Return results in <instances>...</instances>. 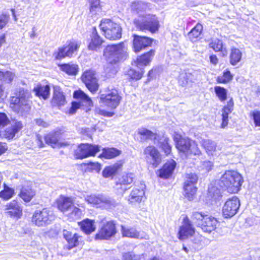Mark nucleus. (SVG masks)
Returning <instances> with one entry per match:
<instances>
[{"label":"nucleus","instance_id":"f257e3e1","mask_svg":"<svg viewBox=\"0 0 260 260\" xmlns=\"http://www.w3.org/2000/svg\"><path fill=\"white\" fill-rule=\"evenodd\" d=\"M31 97L28 90L20 88L9 100V107L16 113H28L31 109L32 102L29 100Z\"/></svg>","mask_w":260,"mask_h":260},{"label":"nucleus","instance_id":"f03ea898","mask_svg":"<svg viewBox=\"0 0 260 260\" xmlns=\"http://www.w3.org/2000/svg\"><path fill=\"white\" fill-rule=\"evenodd\" d=\"M103 56L108 64L111 66L118 64L127 56L124 43L107 45L104 49Z\"/></svg>","mask_w":260,"mask_h":260},{"label":"nucleus","instance_id":"7ed1b4c3","mask_svg":"<svg viewBox=\"0 0 260 260\" xmlns=\"http://www.w3.org/2000/svg\"><path fill=\"white\" fill-rule=\"evenodd\" d=\"M243 182L241 175L235 171H226L219 180L220 186L231 193L238 192Z\"/></svg>","mask_w":260,"mask_h":260},{"label":"nucleus","instance_id":"20e7f679","mask_svg":"<svg viewBox=\"0 0 260 260\" xmlns=\"http://www.w3.org/2000/svg\"><path fill=\"white\" fill-rule=\"evenodd\" d=\"M191 220L194 224L200 228L203 232L208 233L214 231L218 224L216 218L205 215L202 212H192Z\"/></svg>","mask_w":260,"mask_h":260},{"label":"nucleus","instance_id":"39448f33","mask_svg":"<svg viewBox=\"0 0 260 260\" xmlns=\"http://www.w3.org/2000/svg\"><path fill=\"white\" fill-rule=\"evenodd\" d=\"M176 148L181 156L184 158L199 156L201 153L197 143L187 137H180L176 141Z\"/></svg>","mask_w":260,"mask_h":260},{"label":"nucleus","instance_id":"423d86ee","mask_svg":"<svg viewBox=\"0 0 260 260\" xmlns=\"http://www.w3.org/2000/svg\"><path fill=\"white\" fill-rule=\"evenodd\" d=\"M99 27L104 36L108 40L116 41L121 38V27L119 24L110 19H102Z\"/></svg>","mask_w":260,"mask_h":260},{"label":"nucleus","instance_id":"0eeeda50","mask_svg":"<svg viewBox=\"0 0 260 260\" xmlns=\"http://www.w3.org/2000/svg\"><path fill=\"white\" fill-rule=\"evenodd\" d=\"M100 103L110 109H115L119 105L122 98L119 90L114 87L107 88L100 95Z\"/></svg>","mask_w":260,"mask_h":260},{"label":"nucleus","instance_id":"6e6552de","mask_svg":"<svg viewBox=\"0 0 260 260\" xmlns=\"http://www.w3.org/2000/svg\"><path fill=\"white\" fill-rule=\"evenodd\" d=\"M80 47V43L75 40H68L66 45L59 47L53 55L55 60H60L66 57H72L77 52Z\"/></svg>","mask_w":260,"mask_h":260},{"label":"nucleus","instance_id":"1a4fd4ad","mask_svg":"<svg viewBox=\"0 0 260 260\" xmlns=\"http://www.w3.org/2000/svg\"><path fill=\"white\" fill-rule=\"evenodd\" d=\"M100 146L89 143H81L74 151V156L77 160H82L94 157L100 151Z\"/></svg>","mask_w":260,"mask_h":260},{"label":"nucleus","instance_id":"9d476101","mask_svg":"<svg viewBox=\"0 0 260 260\" xmlns=\"http://www.w3.org/2000/svg\"><path fill=\"white\" fill-rule=\"evenodd\" d=\"M54 218L52 212L48 208H43L34 212L31 221L38 226H43L51 223Z\"/></svg>","mask_w":260,"mask_h":260},{"label":"nucleus","instance_id":"9b49d317","mask_svg":"<svg viewBox=\"0 0 260 260\" xmlns=\"http://www.w3.org/2000/svg\"><path fill=\"white\" fill-rule=\"evenodd\" d=\"M63 132L60 128L52 131L44 137L45 143L53 148H65L70 145V142L60 140V138L63 135Z\"/></svg>","mask_w":260,"mask_h":260},{"label":"nucleus","instance_id":"f8f14e48","mask_svg":"<svg viewBox=\"0 0 260 260\" xmlns=\"http://www.w3.org/2000/svg\"><path fill=\"white\" fill-rule=\"evenodd\" d=\"M80 79L91 93H95L99 90L100 85L95 71L86 70L82 73Z\"/></svg>","mask_w":260,"mask_h":260},{"label":"nucleus","instance_id":"ddd939ff","mask_svg":"<svg viewBox=\"0 0 260 260\" xmlns=\"http://www.w3.org/2000/svg\"><path fill=\"white\" fill-rule=\"evenodd\" d=\"M117 233L116 223L114 220H109L104 223L95 234V240H109Z\"/></svg>","mask_w":260,"mask_h":260},{"label":"nucleus","instance_id":"4468645a","mask_svg":"<svg viewBox=\"0 0 260 260\" xmlns=\"http://www.w3.org/2000/svg\"><path fill=\"white\" fill-rule=\"evenodd\" d=\"M62 236L67 242L64 249L70 250L74 248L82 245L84 243L83 237L78 233H73L67 230H63Z\"/></svg>","mask_w":260,"mask_h":260},{"label":"nucleus","instance_id":"2eb2a0df","mask_svg":"<svg viewBox=\"0 0 260 260\" xmlns=\"http://www.w3.org/2000/svg\"><path fill=\"white\" fill-rule=\"evenodd\" d=\"M23 127V124L22 121L14 120L10 126L0 130V138L11 141L22 130Z\"/></svg>","mask_w":260,"mask_h":260},{"label":"nucleus","instance_id":"dca6fc26","mask_svg":"<svg viewBox=\"0 0 260 260\" xmlns=\"http://www.w3.org/2000/svg\"><path fill=\"white\" fill-rule=\"evenodd\" d=\"M240 206V200L234 196L229 199L222 207V214L225 218H231L237 213Z\"/></svg>","mask_w":260,"mask_h":260},{"label":"nucleus","instance_id":"f3484780","mask_svg":"<svg viewBox=\"0 0 260 260\" xmlns=\"http://www.w3.org/2000/svg\"><path fill=\"white\" fill-rule=\"evenodd\" d=\"M133 37V49L135 53H138L147 47L151 46L152 43V39L149 37L136 34H134Z\"/></svg>","mask_w":260,"mask_h":260},{"label":"nucleus","instance_id":"a211bd4d","mask_svg":"<svg viewBox=\"0 0 260 260\" xmlns=\"http://www.w3.org/2000/svg\"><path fill=\"white\" fill-rule=\"evenodd\" d=\"M200 75L198 71H194L192 72H186L185 71H181L178 77V82L179 85L182 87H186L190 83H194L199 79Z\"/></svg>","mask_w":260,"mask_h":260},{"label":"nucleus","instance_id":"6ab92c4d","mask_svg":"<svg viewBox=\"0 0 260 260\" xmlns=\"http://www.w3.org/2000/svg\"><path fill=\"white\" fill-rule=\"evenodd\" d=\"M50 103L52 106L58 108L67 103L66 95L60 86H53V94Z\"/></svg>","mask_w":260,"mask_h":260},{"label":"nucleus","instance_id":"aec40b11","mask_svg":"<svg viewBox=\"0 0 260 260\" xmlns=\"http://www.w3.org/2000/svg\"><path fill=\"white\" fill-rule=\"evenodd\" d=\"M7 214L11 218L20 219L23 214V210L19 203L16 200H13L6 205Z\"/></svg>","mask_w":260,"mask_h":260},{"label":"nucleus","instance_id":"412c9836","mask_svg":"<svg viewBox=\"0 0 260 260\" xmlns=\"http://www.w3.org/2000/svg\"><path fill=\"white\" fill-rule=\"evenodd\" d=\"M104 42L105 40L99 34L96 28L94 27L87 45L88 50L96 51L102 48Z\"/></svg>","mask_w":260,"mask_h":260},{"label":"nucleus","instance_id":"4be33fe9","mask_svg":"<svg viewBox=\"0 0 260 260\" xmlns=\"http://www.w3.org/2000/svg\"><path fill=\"white\" fill-rule=\"evenodd\" d=\"M136 26L138 29L144 31L148 30L151 33L156 32L159 27L158 21L154 19H149L143 22H138Z\"/></svg>","mask_w":260,"mask_h":260},{"label":"nucleus","instance_id":"5701e85b","mask_svg":"<svg viewBox=\"0 0 260 260\" xmlns=\"http://www.w3.org/2000/svg\"><path fill=\"white\" fill-rule=\"evenodd\" d=\"M18 196L25 203H29L36 197V190L32 184H27L21 186Z\"/></svg>","mask_w":260,"mask_h":260},{"label":"nucleus","instance_id":"b1692460","mask_svg":"<svg viewBox=\"0 0 260 260\" xmlns=\"http://www.w3.org/2000/svg\"><path fill=\"white\" fill-rule=\"evenodd\" d=\"M56 208L62 212H66L74 207V201L71 197L59 196L55 201Z\"/></svg>","mask_w":260,"mask_h":260},{"label":"nucleus","instance_id":"393cba45","mask_svg":"<svg viewBox=\"0 0 260 260\" xmlns=\"http://www.w3.org/2000/svg\"><path fill=\"white\" fill-rule=\"evenodd\" d=\"M135 180V175L133 173L130 172L124 173L118 178L116 182V185L118 186V189H121L125 192L129 187L127 186L132 184Z\"/></svg>","mask_w":260,"mask_h":260},{"label":"nucleus","instance_id":"a878e982","mask_svg":"<svg viewBox=\"0 0 260 260\" xmlns=\"http://www.w3.org/2000/svg\"><path fill=\"white\" fill-rule=\"evenodd\" d=\"M194 233V229L191 223V221L187 217H185L183 219V225L180 227L179 231V239H185L192 236Z\"/></svg>","mask_w":260,"mask_h":260},{"label":"nucleus","instance_id":"bb28decb","mask_svg":"<svg viewBox=\"0 0 260 260\" xmlns=\"http://www.w3.org/2000/svg\"><path fill=\"white\" fill-rule=\"evenodd\" d=\"M123 164L124 161L123 160H119L113 165L105 167L102 172L103 177L105 178H113L118 172L122 170Z\"/></svg>","mask_w":260,"mask_h":260},{"label":"nucleus","instance_id":"cd10ccee","mask_svg":"<svg viewBox=\"0 0 260 260\" xmlns=\"http://www.w3.org/2000/svg\"><path fill=\"white\" fill-rule=\"evenodd\" d=\"M85 200L88 204L92 205L110 206L113 205L112 201L110 199L104 198L102 196L90 194L87 196Z\"/></svg>","mask_w":260,"mask_h":260},{"label":"nucleus","instance_id":"c85d7f7f","mask_svg":"<svg viewBox=\"0 0 260 260\" xmlns=\"http://www.w3.org/2000/svg\"><path fill=\"white\" fill-rule=\"evenodd\" d=\"M35 95L40 99L47 100L50 95V86L49 83L43 85L38 83L33 88Z\"/></svg>","mask_w":260,"mask_h":260},{"label":"nucleus","instance_id":"c756f323","mask_svg":"<svg viewBox=\"0 0 260 260\" xmlns=\"http://www.w3.org/2000/svg\"><path fill=\"white\" fill-rule=\"evenodd\" d=\"M154 52L155 51L153 49H151L138 56L134 61L135 66L139 67V66H147L149 64L154 55Z\"/></svg>","mask_w":260,"mask_h":260},{"label":"nucleus","instance_id":"7c9ffc66","mask_svg":"<svg viewBox=\"0 0 260 260\" xmlns=\"http://www.w3.org/2000/svg\"><path fill=\"white\" fill-rule=\"evenodd\" d=\"M144 154L150 155L153 160L152 165L153 168H156L161 163V159L159 151L153 146H148L144 150Z\"/></svg>","mask_w":260,"mask_h":260},{"label":"nucleus","instance_id":"2f4dec72","mask_svg":"<svg viewBox=\"0 0 260 260\" xmlns=\"http://www.w3.org/2000/svg\"><path fill=\"white\" fill-rule=\"evenodd\" d=\"M95 222L94 219L85 218L78 222L80 230L86 235H89L96 230Z\"/></svg>","mask_w":260,"mask_h":260},{"label":"nucleus","instance_id":"473e14b6","mask_svg":"<svg viewBox=\"0 0 260 260\" xmlns=\"http://www.w3.org/2000/svg\"><path fill=\"white\" fill-rule=\"evenodd\" d=\"M145 195V190L143 187H135L128 196V201L131 203H140Z\"/></svg>","mask_w":260,"mask_h":260},{"label":"nucleus","instance_id":"72a5a7b5","mask_svg":"<svg viewBox=\"0 0 260 260\" xmlns=\"http://www.w3.org/2000/svg\"><path fill=\"white\" fill-rule=\"evenodd\" d=\"M121 151L114 147H105L102 150V153L99 155L100 158L112 159L119 156Z\"/></svg>","mask_w":260,"mask_h":260},{"label":"nucleus","instance_id":"f704fd0d","mask_svg":"<svg viewBox=\"0 0 260 260\" xmlns=\"http://www.w3.org/2000/svg\"><path fill=\"white\" fill-rule=\"evenodd\" d=\"M234 102L231 99L228 102L226 106H225L221 110L222 123L221 128H225L228 124L229 114L233 110Z\"/></svg>","mask_w":260,"mask_h":260},{"label":"nucleus","instance_id":"c9c22d12","mask_svg":"<svg viewBox=\"0 0 260 260\" xmlns=\"http://www.w3.org/2000/svg\"><path fill=\"white\" fill-rule=\"evenodd\" d=\"M176 167V162L174 160H167L164 164V179L172 178Z\"/></svg>","mask_w":260,"mask_h":260},{"label":"nucleus","instance_id":"e433bc0d","mask_svg":"<svg viewBox=\"0 0 260 260\" xmlns=\"http://www.w3.org/2000/svg\"><path fill=\"white\" fill-rule=\"evenodd\" d=\"M145 73V70L143 68L141 69L139 71L130 68L129 69L126 73L127 80L129 81H136L142 78Z\"/></svg>","mask_w":260,"mask_h":260},{"label":"nucleus","instance_id":"4c0bfd02","mask_svg":"<svg viewBox=\"0 0 260 260\" xmlns=\"http://www.w3.org/2000/svg\"><path fill=\"white\" fill-rule=\"evenodd\" d=\"M61 71L68 75L76 76L79 72V67L76 64L62 63L58 64Z\"/></svg>","mask_w":260,"mask_h":260},{"label":"nucleus","instance_id":"58836bf2","mask_svg":"<svg viewBox=\"0 0 260 260\" xmlns=\"http://www.w3.org/2000/svg\"><path fill=\"white\" fill-rule=\"evenodd\" d=\"M73 95L74 99L79 100L81 103L85 102L87 103L89 106H92L93 103L91 98L81 89H79L74 91Z\"/></svg>","mask_w":260,"mask_h":260},{"label":"nucleus","instance_id":"ea45409f","mask_svg":"<svg viewBox=\"0 0 260 260\" xmlns=\"http://www.w3.org/2000/svg\"><path fill=\"white\" fill-rule=\"evenodd\" d=\"M222 197L221 190L217 187L211 185L208 188V198L212 201H219Z\"/></svg>","mask_w":260,"mask_h":260},{"label":"nucleus","instance_id":"a19ab883","mask_svg":"<svg viewBox=\"0 0 260 260\" xmlns=\"http://www.w3.org/2000/svg\"><path fill=\"white\" fill-rule=\"evenodd\" d=\"M209 47L212 48L215 52H222L223 56H226L227 55V50L225 48L223 47L222 41L217 39L213 40L209 43Z\"/></svg>","mask_w":260,"mask_h":260},{"label":"nucleus","instance_id":"79ce46f5","mask_svg":"<svg viewBox=\"0 0 260 260\" xmlns=\"http://www.w3.org/2000/svg\"><path fill=\"white\" fill-rule=\"evenodd\" d=\"M202 30V25L200 23L197 24L188 33V37L189 40L192 42H196L198 40V38L201 35Z\"/></svg>","mask_w":260,"mask_h":260},{"label":"nucleus","instance_id":"37998d69","mask_svg":"<svg viewBox=\"0 0 260 260\" xmlns=\"http://www.w3.org/2000/svg\"><path fill=\"white\" fill-rule=\"evenodd\" d=\"M196 185L190 184L188 182H185L184 185V189L185 193V197L188 198V200H192L196 193L197 188Z\"/></svg>","mask_w":260,"mask_h":260},{"label":"nucleus","instance_id":"c03bdc74","mask_svg":"<svg viewBox=\"0 0 260 260\" xmlns=\"http://www.w3.org/2000/svg\"><path fill=\"white\" fill-rule=\"evenodd\" d=\"M242 52L238 48H233L230 55V63L233 66L236 65L239 62L242 58Z\"/></svg>","mask_w":260,"mask_h":260},{"label":"nucleus","instance_id":"a18cd8bd","mask_svg":"<svg viewBox=\"0 0 260 260\" xmlns=\"http://www.w3.org/2000/svg\"><path fill=\"white\" fill-rule=\"evenodd\" d=\"M15 194L14 189L6 184L3 185V189L0 191V198L4 201H8L12 198Z\"/></svg>","mask_w":260,"mask_h":260},{"label":"nucleus","instance_id":"49530a36","mask_svg":"<svg viewBox=\"0 0 260 260\" xmlns=\"http://www.w3.org/2000/svg\"><path fill=\"white\" fill-rule=\"evenodd\" d=\"M121 231L123 237L138 238L140 236L139 232L133 228H128L124 226H121Z\"/></svg>","mask_w":260,"mask_h":260},{"label":"nucleus","instance_id":"de8ad7c7","mask_svg":"<svg viewBox=\"0 0 260 260\" xmlns=\"http://www.w3.org/2000/svg\"><path fill=\"white\" fill-rule=\"evenodd\" d=\"M138 134L142 137V138L144 140H147L149 139H156L157 134L152 132V131L143 128L139 129L138 132Z\"/></svg>","mask_w":260,"mask_h":260},{"label":"nucleus","instance_id":"09e8293b","mask_svg":"<svg viewBox=\"0 0 260 260\" xmlns=\"http://www.w3.org/2000/svg\"><path fill=\"white\" fill-rule=\"evenodd\" d=\"M202 145L209 154L213 155V152L216 150V144L211 140H204Z\"/></svg>","mask_w":260,"mask_h":260},{"label":"nucleus","instance_id":"8fccbe9b","mask_svg":"<svg viewBox=\"0 0 260 260\" xmlns=\"http://www.w3.org/2000/svg\"><path fill=\"white\" fill-rule=\"evenodd\" d=\"M15 76L13 72L6 71H3L0 70V81L10 83L12 82Z\"/></svg>","mask_w":260,"mask_h":260},{"label":"nucleus","instance_id":"3c124183","mask_svg":"<svg viewBox=\"0 0 260 260\" xmlns=\"http://www.w3.org/2000/svg\"><path fill=\"white\" fill-rule=\"evenodd\" d=\"M90 12L92 15H96L102 11V6L100 0H91L90 1Z\"/></svg>","mask_w":260,"mask_h":260},{"label":"nucleus","instance_id":"603ef678","mask_svg":"<svg viewBox=\"0 0 260 260\" xmlns=\"http://www.w3.org/2000/svg\"><path fill=\"white\" fill-rule=\"evenodd\" d=\"M233 76L230 71H224L222 75L218 76L217 77L216 81L218 83L226 84L233 79Z\"/></svg>","mask_w":260,"mask_h":260},{"label":"nucleus","instance_id":"864d4df0","mask_svg":"<svg viewBox=\"0 0 260 260\" xmlns=\"http://www.w3.org/2000/svg\"><path fill=\"white\" fill-rule=\"evenodd\" d=\"M215 92L216 95L221 101H224L227 98L226 90L220 86H216L214 88Z\"/></svg>","mask_w":260,"mask_h":260},{"label":"nucleus","instance_id":"5fc2aeb1","mask_svg":"<svg viewBox=\"0 0 260 260\" xmlns=\"http://www.w3.org/2000/svg\"><path fill=\"white\" fill-rule=\"evenodd\" d=\"M82 106L80 102L73 101L71 103V106L68 110L67 113L69 115L75 114L77 111Z\"/></svg>","mask_w":260,"mask_h":260},{"label":"nucleus","instance_id":"6e6d98bb","mask_svg":"<svg viewBox=\"0 0 260 260\" xmlns=\"http://www.w3.org/2000/svg\"><path fill=\"white\" fill-rule=\"evenodd\" d=\"M9 15L6 13H2L0 15V30H2L6 26L9 21Z\"/></svg>","mask_w":260,"mask_h":260},{"label":"nucleus","instance_id":"4d7b16f0","mask_svg":"<svg viewBox=\"0 0 260 260\" xmlns=\"http://www.w3.org/2000/svg\"><path fill=\"white\" fill-rule=\"evenodd\" d=\"M161 73V69L158 67H154L151 69L148 73V80H151L153 77L159 76Z\"/></svg>","mask_w":260,"mask_h":260},{"label":"nucleus","instance_id":"13d9d810","mask_svg":"<svg viewBox=\"0 0 260 260\" xmlns=\"http://www.w3.org/2000/svg\"><path fill=\"white\" fill-rule=\"evenodd\" d=\"M10 120L6 113L0 112V128L4 127L9 124Z\"/></svg>","mask_w":260,"mask_h":260},{"label":"nucleus","instance_id":"bf43d9fd","mask_svg":"<svg viewBox=\"0 0 260 260\" xmlns=\"http://www.w3.org/2000/svg\"><path fill=\"white\" fill-rule=\"evenodd\" d=\"M186 179L185 182H188L190 184H192L193 185H196L197 182L198 177L197 175L194 173H189L186 174Z\"/></svg>","mask_w":260,"mask_h":260},{"label":"nucleus","instance_id":"052dcab7","mask_svg":"<svg viewBox=\"0 0 260 260\" xmlns=\"http://www.w3.org/2000/svg\"><path fill=\"white\" fill-rule=\"evenodd\" d=\"M170 140L164 137V152L168 155L171 152V146L169 143Z\"/></svg>","mask_w":260,"mask_h":260},{"label":"nucleus","instance_id":"680f3d73","mask_svg":"<svg viewBox=\"0 0 260 260\" xmlns=\"http://www.w3.org/2000/svg\"><path fill=\"white\" fill-rule=\"evenodd\" d=\"M84 166L88 169L95 170H100L101 167V164L98 162L89 161L84 164Z\"/></svg>","mask_w":260,"mask_h":260},{"label":"nucleus","instance_id":"e2e57ef3","mask_svg":"<svg viewBox=\"0 0 260 260\" xmlns=\"http://www.w3.org/2000/svg\"><path fill=\"white\" fill-rule=\"evenodd\" d=\"M251 115L256 126H260V111H254L251 113Z\"/></svg>","mask_w":260,"mask_h":260},{"label":"nucleus","instance_id":"0e129e2a","mask_svg":"<svg viewBox=\"0 0 260 260\" xmlns=\"http://www.w3.org/2000/svg\"><path fill=\"white\" fill-rule=\"evenodd\" d=\"M35 122L36 125L44 128L47 127L49 125V124L47 122L42 118H37L35 119Z\"/></svg>","mask_w":260,"mask_h":260},{"label":"nucleus","instance_id":"69168bd1","mask_svg":"<svg viewBox=\"0 0 260 260\" xmlns=\"http://www.w3.org/2000/svg\"><path fill=\"white\" fill-rule=\"evenodd\" d=\"M98 114L102 116L108 117H112L114 115V113L113 112L107 111L104 110H100Z\"/></svg>","mask_w":260,"mask_h":260},{"label":"nucleus","instance_id":"338daca9","mask_svg":"<svg viewBox=\"0 0 260 260\" xmlns=\"http://www.w3.org/2000/svg\"><path fill=\"white\" fill-rule=\"evenodd\" d=\"M8 150V146L6 143L0 141V156L4 154Z\"/></svg>","mask_w":260,"mask_h":260},{"label":"nucleus","instance_id":"774afa93","mask_svg":"<svg viewBox=\"0 0 260 260\" xmlns=\"http://www.w3.org/2000/svg\"><path fill=\"white\" fill-rule=\"evenodd\" d=\"M203 166L206 171H209L212 169L213 164L210 161H205L203 162Z\"/></svg>","mask_w":260,"mask_h":260}]
</instances>
